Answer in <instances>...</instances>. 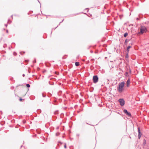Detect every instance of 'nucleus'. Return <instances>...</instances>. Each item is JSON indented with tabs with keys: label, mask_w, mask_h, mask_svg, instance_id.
Returning <instances> with one entry per match:
<instances>
[{
	"label": "nucleus",
	"mask_w": 149,
	"mask_h": 149,
	"mask_svg": "<svg viewBox=\"0 0 149 149\" xmlns=\"http://www.w3.org/2000/svg\"><path fill=\"white\" fill-rule=\"evenodd\" d=\"M140 31L138 33L140 35H142L144 33H146L148 31L146 27L144 26H141L140 29Z\"/></svg>",
	"instance_id": "nucleus-1"
},
{
	"label": "nucleus",
	"mask_w": 149,
	"mask_h": 149,
	"mask_svg": "<svg viewBox=\"0 0 149 149\" xmlns=\"http://www.w3.org/2000/svg\"><path fill=\"white\" fill-rule=\"evenodd\" d=\"M125 82L124 81L121 82L119 84L118 91L120 92H121L122 91L123 88L124 87Z\"/></svg>",
	"instance_id": "nucleus-2"
},
{
	"label": "nucleus",
	"mask_w": 149,
	"mask_h": 149,
	"mask_svg": "<svg viewBox=\"0 0 149 149\" xmlns=\"http://www.w3.org/2000/svg\"><path fill=\"white\" fill-rule=\"evenodd\" d=\"M93 82L94 83H96L98 80V78L97 75H94L93 76Z\"/></svg>",
	"instance_id": "nucleus-3"
},
{
	"label": "nucleus",
	"mask_w": 149,
	"mask_h": 149,
	"mask_svg": "<svg viewBox=\"0 0 149 149\" xmlns=\"http://www.w3.org/2000/svg\"><path fill=\"white\" fill-rule=\"evenodd\" d=\"M118 101L121 106H124L125 104V101L123 99H120Z\"/></svg>",
	"instance_id": "nucleus-4"
},
{
	"label": "nucleus",
	"mask_w": 149,
	"mask_h": 149,
	"mask_svg": "<svg viewBox=\"0 0 149 149\" xmlns=\"http://www.w3.org/2000/svg\"><path fill=\"white\" fill-rule=\"evenodd\" d=\"M123 112L125 113L128 116H130L131 115V113L130 112H128L126 109H124Z\"/></svg>",
	"instance_id": "nucleus-5"
},
{
	"label": "nucleus",
	"mask_w": 149,
	"mask_h": 149,
	"mask_svg": "<svg viewBox=\"0 0 149 149\" xmlns=\"http://www.w3.org/2000/svg\"><path fill=\"white\" fill-rule=\"evenodd\" d=\"M130 79H129L127 81V87H129L130 86Z\"/></svg>",
	"instance_id": "nucleus-6"
},
{
	"label": "nucleus",
	"mask_w": 149,
	"mask_h": 149,
	"mask_svg": "<svg viewBox=\"0 0 149 149\" xmlns=\"http://www.w3.org/2000/svg\"><path fill=\"white\" fill-rule=\"evenodd\" d=\"M131 47V46H129L127 47V50H126V51H127V52H128V53H129V49Z\"/></svg>",
	"instance_id": "nucleus-7"
},
{
	"label": "nucleus",
	"mask_w": 149,
	"mask_h": 149,
	"mask_svg": "<svg viewBox=\"0 0 149 149\" xmlns=\"http://www.w3.org/2000/svg\"><path fill=\"white\" fill-rule=\"evenodd\" d=\"M129 41V40H128V39H126L125 41V42H124V44H125V45H127V42H128Z\"/></svg>",
	"instance_id": "nucleus-8"
},
{
	"label": "nucleus",
	"mask_w": 149,
	"mask_h": 149,
	"mask_svg": "<svg viewBox=\"0 0 149 149\" xmlns=\"http://www.w3.org/2000/svg\"><path fill=\"white\" fill-rule=\"evenodd\" d=\"M138 137L139 139H140L141 137L142 134L141 132H140L138 133Z\"/></svg>",
	"instance_id": "nucleus-9"
},
{
	"label": "nucleus",
	"mask_w": 149,
	"mask_h": 149,
	"mask_svg": "<svg viewBox=\"0 0 149 149\" xmlns=\"http://www.w3.org/2000/svg\"><path fill=\"white\" fill-rule=\"evenodd\" d=\"M75 65L76 66H78L79 65V63L78 62H76L75 63Z\"/></svg>",
	"instance_id": "nucleus-10"
},
{
	"label": "nucleus",
	"mask_w": 149,
	"mask_h": 149,
	"mask_svg": "<svg viewBox=\"0 0 149 149\" xmlns=\"http://www.w3.org/2000/svg\"><path fill=\"white\" fill-rule=\"evenodd\" d=\"M46 96V95H45L44 93H42L40 95V97H41L42 96L43 97H45Z\"/></svg>",
	"instance_id": "nucleus-11"
},
{
	"label": "nucleus",
	"mask_w": 149,
	"mask_h": 149,
	"mask_svg": "<svg viewBox=\"0 0 149 149\" xmlns=\"http://www.w3.org/2000/svg\"><path fill=\"white\" fill-rule=\"evenodd\" d=\"M128 33H127V32H126L125 33L124 35V36L125 37H126L127 35H128Z\"/></svg>",
	"instance_id": "nucleus-12"
},
{
	"label": "nucleus",
	"mask_w": 149,
	"mask_h": 149,
	"mask_svg": "<svg viewBox=\"0 0 149 149\" xmlns=\"http://www.w3.org/2000/svg\"><path fill=\"white\" fill-rule=\"evenodd\" d=\"M128 53L127 52V53L126 54L125 58H128V57H129V56H128Z\"/></svg>",
	"instance_id": "nucleus-13"
},
{
	"label": "nucleus",
	"mask_w": 149,
	"mask_h": 149,
	"mask_svg": "<svg viewBox=\"0 0 149 149\" xmlns=\"http://www.w3.org/2000/svg\"><path fill=\"white\" fill-rule=\"evenodd\" d=\"M138 133L141 132L140 131V128H139V127H138Z\"/></svg>",
	"instance_id": "nucleus-14"
},
{
	"label": "nucleus",
	"mask_w": 149,
	"mask_h": 149,
	"mask_svg": "<svg viewBox=\"0 0 149 149\" xmlns=\"http://www.w3.org/2000/svg\"><path fill=\"white\" fill-rule=\"evenodd\" d=\"M26 86L27 87L29 88L30 87V85L29 84H26Z\"/></svg>",
	"instance_id": "nucleus-15"
},
{
	"label": "nucleus",
	"mask_w": 149,
	"mask_h": 149,
	"mask_svg": "<svg viewBox=\"0 0 149 149\" xmlns=\"http://www.w3.org/2000/svg\"><path fill=\"white\" fill-rule=\"evenodd\" d=\"M128 74V72H126L125 73V75L126 76H127Z\"/></svg>",
	"instance_id": "nucleus-16"
},
{
	"label": "nucleus",
	"mask_w": 149,
	"mask_h": 149,
	"mask_svg": "<svg viewBox=\"0 0 149 149\" xmlns=\"http://www.w3.org/2000/svg\"><path fill=\"white\" fill-rule=\"evenodd\" d=\"M64 147L65 148H66V143H64Z\"/></svg>",
	"instance_id": "nucleus-17"
},
{
	"label": "nucleus",
	"mask_w": 149,
	"mask_h": 149,
	"mask_svg": "<svg viewBox=\"0 0 149 149\" xmlns=\"http://www.w3.org/2000/svg\"><path fill=\"white\" fill-rule=\"evenodd\" d=\"M23 99L22 98H20L19 99V101H22Z\"/></svg>",
	"instance_id": "nucleus-18"
},
{
	"label": "nucleus",
	"mask_w": 149,
	"mask_h": 149,
	"mask_svg": "<svg viewBox=\"0 0 149 149\" xmlns=\"http://www.w3.org/2000/svg\"><path fill=\"white\" fill-rule=\"evenodd\" d=\"M11 22H10V23H9V19H8V23L10 24V23H11Z\"/></svg>",
	"instance_id": "nucleus-19"
},
{
	"label": "nucleus",
	"mask_w": 149,
	"mask_h": 149,
	"mask_svg": "<svg viewBox=\"0 0 149 149\" xmlns=\"http://www.w3.org/2000/svg\"><path fill=\"white\" fill-rule=\"evenodd\" d=\"M94 59H91V61H94Z\"/></svg>",
	"instance_id": "nucleus-20"
},
{
	"label": "nucleus",
	"mask_w": 149,
	"mask_h": 149,
	"mask_svg": "<svg viewBox=\"0 0 149 149\" xmlns=\"http://www.w3.org/2000/svg\"><path fill=\"white\" fill-rule=\"evenodd\" d=\"M63 20H64V19H63V20H62V21H61V22H60V23H59V24H60L62 22H63Z\"/></svg>",
	"instance_id": "nucleus-21"
},
{
	"label": "nucleus",
	"mask_w": 149,
	"mask_h": 149,
	"mask_svg": "<svg viewBox=\"0 0 149 149\" xmlns=\"http://www.w3.org/2000/svg\"><path fill=\"white\" fill-rule=\"evenodd\" d=\"M77 136H79V134H77Z\"/></svg>",
	"instance_id": "nucleus-22"
},
{
	"label": "nucleus",
	"mask_w": 149,
	"mask_h": 149,
	"mask_svg": "<svg viewBox=\"0 0 149 149\" xmlns=\"http://www.w3.org/2000/svg\"><path fill=\"white\" fill-rule=\"evenodd\" d=\"M144 141H146V140H145V139H144ZM146 143V142H144V143H144V144H145V143Z\"/></svg>",
	"instance_id": "nucleus-23"
},
{
	"label": "nucleus",
	"mask_w": 149,
	"mask_h": 149,
	"mask_svg": "<svg viewBox=\"0 0 149 149\" xmlns=\"http://www.w3.org/2000/svg\"><path fill=\"white\" fill-rule=\"evenodd\" d=\"M5 26H6V27H7V24H5Z\"/></svg>",
	"instance_id": "nucleus-24"
},
{
	"label": "nucleus",
	"mask_w": 149,
	"mask_h": 149,
	"mask_svg": "<svg viewBox=\"0 0 149 149\" xmlns=\"http://www.w3.org/2000/svg\"><path fill=\"white\" fill-rule=\"evenodd\" d=\"M6 32L7 33H8V30H6Z\"/></svg>",
	"instance_id": "nucleus-25"
},
{
	"label": "nucleus",
	"mask_w": 149,
	"mask_h": 149,
	"mask_svg": "<svg viewBox=\"0 0 149 149\" xmlns=\"http://www.w3.org/2000/svg\"><path fill=\"white\" fill-rule=\"evenodd\" d=\"M22 76H23V77H24V76H25V74H22Z\"/></svg>",
	"instance_id": "nucleus-26"
},
{
	"label": "nucleus",
	"mask_w": 149,
	"mask_h": 149,
	"mask_svg": "<svg viewBox=\"0 0 149 149\" xmlns=\"http://www.w3.org/2000/svg\"><path fill=\"white\" fill-rule=\"evenodd\" d=\"M136 19H137V20H139V18H136Z\"/></svg>",
	"instance_id": "nucleus-27"
},
{
	"label": "nucleus",
	"mask_w": 149,
	"mask_h": 149,
	"mask_svg": "<svg viewBox=\"0 0 149 149\" xmlns=\"http://www.w3.org/2000/svg\"><path fill=\"white\" fill-rule=\"evenodd\" d=\"M11 17L13 18V15H11Z\"/></svg>",
	"instance_id": "nucleus-28"
},
{
	"label": "nucleus",
	"mask_w": 149,
	"mask_h": 149,
	"mask_svg": "<svg viewBox=\"0 0 149 149\" xmlns=\"http://www.w3.org/2000/svg\"><path fill=\"white\" fill-rule=\"evenodd\" d=\"M131 72V70H130V72Z\"/></svg>",
	"instance_id": "nucleus-29"
},
{
	"label": "nucleus",
	"mask_w": 149,
	"mask_h": 149,
	"mask_svg": "<svg viewBox=\"0 0 149 149\" xmlns=\"http://www.w3.org/2000/svg\"><path fill=\"white\" fill-rule=\"evenodd\" d=\"M56 135H57V136L58 135L57 134V133L56 134Z\"/></svg>",
	"instance_id": "nucleus-30"
},
{
	"label": "nucleus",
	"mask_w": 149,
	"mask_h": 149,
	"mask_svg": "<svg viewBox=\"0 0 149 149\" xmlns=\"http://www.w3.org/2000/svg\"><path fill=\"white\" fill-rule=\"evenodd\" d=\"M34 62H35V63H36V61H34Z\"/></svg>",
	"instance_id": "nucleus-31"
},
{
	"label": "nucleus",
	"mask_w": 149,
	"mask_h": 149,
	"mask_svg": "<svg viewBox=\"0 0 149 149\" xmlns=\"http://www.w3.org/2000/svg\"><path fill=\"white\" fill-rule=\"evenodd\" d=\"M34 62H35V63H36V61H34Z\"/></svg>",
	"instance_id": "nucleus-32"
},
{
	"label": "nucleus",
	"mask_w": 149,
	"mask_h": 149,
	"mask_svg": "<svg viewBox=\"0 0 149 149\" xmlns=\"http://www.w3.org/2000/svg\"><path fill=\"white\" fill-rule=\"evenodd\" d=\"M57 27H58V26H56V27L55 28V29Z\"/></svg>",
	"instance_id": "nucleus-33"
},
{
	"label": "nucleus",
	"mask_w": 149,
	"mask_h": 149,
	"mask_svg": "<svg viewBox=\"0 0 149 149\" xmlns=\"http://www.w3.org/2000/svg\"><path fill=\"white\" fill-rule=\"evenodd\" d=\"M38 1L40 3V2H39V1H38Z\"/></svg>",
	"instance_id": "nucleus-34"
}]
</instances>
